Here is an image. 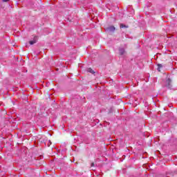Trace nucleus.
Wrapping results in <instances>:
<instances>
[{
    "label": "nucleus",
    "mask_w": 177,
    "mask_h": 177,
    "mask_svg": "<svg viewBox=\"0 0 177 177\" xmlns=\"http://www.w3.org/2000/svg\"><path fill=\"white\" fill-rule=\"evenodd\" d=\"M119 53L120 55H124V53H125V50H124V48H120L119 49Z\"/></svg>",
    "instance_id": "20e7f679"
},
{
    "label": "nucleus",
    "mask_w": 177,
    "mask_h": 177,
    "mask_svg": "<svg viewBox=\"0 0 177 177\" xmlns=\"http://www.w3.org/2000/svg\"><path fill=\"white\" fill-rule=\"evenodd\" d=\"M125 27H127V26H124L122 24L120 25V28H125Z\"/></svg>",
    "instance_id": "0eeeda50"
},
{
    "label": "nucleus",
    "mask_w": 177,
    "mask_h": 177,
    "mask_svg": "<svg viewBox=\"0 0 177 177\" xmlns=\"http://www.w3.org/2000/svg\"><path fill=\"white\" fill-rule=\"evenodd\" d=\"M91 167H93V163L91 164Z\"/></svg>",
    "instance_id": "1a4fd4ad"
},
{
    "label": "nucleus",
    "mask_w": 177,
    "mask_h": 177,
    "mask_svg": "<svg viewBox=\"0 0 177 177\" xmlns=\"http://www.w3.org/2000/svg\"><path fill=\"white\" fill-rule=\"evenodd\" d=\"M106 32H114L115 31V27L114 26H109L106 28Z\"/></svg>",
    "instance_id": "f257e3e1"
},
{
    "label": "nucleus",
    "mask_w": 177,
    "mask_h": 177,
    "mask_svg": "<svg viewBox=\"0 0 177 177\" xmlns=\"http://www.w3.org/2000/svg\"><path fill=\"white\" fill-rule=\"evenodd\" d=\"M37 41H38V37L35 36L33 40L29 41V44L30 45H34V44H37Z\"/></svg>",
    "instance_id": "7ed1b4c3"
},
{
    "label": "nucleus",
    "mask_w": 177,
    "mask_h": 177,
    "mask_svg": "<svg viewBox=\"0 0 177 177\" xmlns=\"http://www.w3.org/2000/svg\"><path fill=\"white\" fill-rule=\"evenodd\" d=\"M161 67H162V64H158V71H160V68H161Z\"/></svg>",
    "instance_id": "423d86ee"
},
{
    "label": "nucleus",
    "mask_w": 177,
    "mask_h": 177,
    "mask_svg": "<svg viewBox=\"0 0 177 177\" xmlns=\"http://www.w3.org/2000/svg\"><path fill=\"white\" fill-rule=\"evenodd\" d=\"M87 72H88V73H91V74H95V71H93V69L91 68H88L87 69Z\"/></svg>",
    "instance_id": "39448f33"
},
{
    "label": "nucleus",
    "mask_w": 177,
    "mask_h": 177,
    "mask_svg": "<svg viewBox=\"0 0 177 177\" xmlns=\"http://www.w3.org/2000/svg\"><path fill=\"white\" fill-rule=\"evenodd\" d=\"M9 0H2L3 2H8Z\"/></svg>",
    "instance_id": "6e6552de"
},
{
    "label": "nucleus",
    "mask_w": 177,
    "mask_h": 177,
    "mask_svg": "<svg viewBox=\"0 0 177 177\" xmlns=\"http://www.w3.org/2000/svg\"><path fill=\"white\" fill-rule=\"evenodd\" d=\"M166 87L168 88V89L172 88V85H171V79L169 78H167L166 80Z\"/></svg>",
    "instance_id": "f03ea898"
}]
</instances>
